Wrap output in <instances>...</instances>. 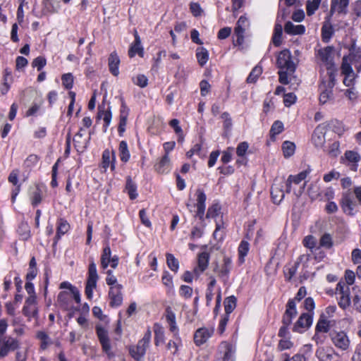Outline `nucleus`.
I'll list each match as a JSON object with an SVG mask.
<instances>
[{
  "mask_svg": "<svg viewBox=\"0 0 361 361\" xmlns=\"http://www.w3.org/2000/svg\"><path fill=\"white\" fill-rule=\"evenodd\" d=\"M279 71V82L281 84H288V76H290L295 71L296 64L292 60V56L288 49L282 50L278 55L276 59Z\"/></svg>",
  "mask_w": 361,
  "mask_h": 361,
  "instance_id": "1",
  "label": "nucleus"
},
{
  "mask_svg": "<svg viewBox=\"0 0 361 361\" xmlns=\"http://www.w3.org/2000/svg\"><path fill=\"white\" fill-rule=\"evenodd\" d=\"M326 78L322 79L319 90L321 91L319 102L324 104L334 99L333 88L336 85V75L332 71L329 72V75Z\"/></svg>",
  "mask_w": 361,
  "mask_h": 361,
  "instance_id": "2",
  "label": "nucleus"
},
{
  "mask_svg": "<svg viewBox=\"0 0 361 361\" xmlns=\"http://www.w3.org/2000/svg\"><path fill=\"white\" fill-rule=\"evenodd\" d=\"M310 170H305L299 173L298 174L295 176L290 175L288 176L287 180L285 181L286 183V192L287 193L290 192L292 190H293L294 194L297 197H300L302 193L304 191L305 183H303L301 185H300V188L298 190H296L295 188H293L292 184H294L295 185H298L300 184V183L304 180L307 175L309 174Z\"/></svg>",
  "mask_w": 361,
  "mask_h": 361,
  "instance_id": "3",
  "label": "nucleus"
},
{
  "mask_svg": "<svg viewBox=\"0 0 361 361\" xmlns=\"http://www.w3.org/2000/svg\"><path fill=\"white\" fill-rule=\"evenodd\" d=\"M334 48L331 46H328L324 48L320 49L317 51L318 59L326 66L327 75H329V72L332 71L336 74V69L334 63Z\"/></svg>",
  "mask_w": 361,
  "mask_h": 361,
  "instance_id": "4",
  "label": "nucleus"
},
{
  "mask_svg": "<svg viewBox=\"0 0 361 361\" xmlns=\"http://www.w3.org/2000/svg\"><path fill=\"white\" fill-rule=\"evenodd\" d=\"M284 188H286V183L283 180H274L271 188V195L274 203L279 204L285 196Z\"/></svg>",
  "mask_w": 361,
  "mask_h": 361,
  "instance_id": "5",
  "label": "nucleus"
},
{
  "mask_svg": "<svg viewBox=\"0 0 361 361\" xmlns=\"http://www.w3.org/2000/svg\"><path fill=\"white\" fill-rule=\"evenodd\" d=\"M329 336L336 348L343 350H345L348 348L350 341L344 331H331L329 333Z\"/></svg>",
  "mask_w": 361,
  "mask_h": 361,
  "instance_id": "6",
  "label": "nucleus"
},
{
  "mask_svg": "<svg viewBox=\"0 0 361 361\" xmlns=\"http://www.w3.org/2000/svg\"><path fill=\"white\" fill-rule=\"evenodd\" d=\"M341 206L343 212L346 214L353 215L355 214L357 204L349 190L343 194Z\"/></svg>",
  "mask_w": 361,
  "mask_h": 361,
  "instance_id": "7",
  "label": "nucleus"
},
{
  "mask_svg": "<svg viewBox=\"0 0 361 361\" xmlns=\"http://www.w3.org/2000/svg\"><path fill=\"white\" fill-rule=\"evenodd\" d=\"M297 314L298 312L294 300H289L286 304V310L282 317V326H289Z\"/></svg>",
  "mask_w": 361,
  "mask_h": 361,
  "instance_id": "8",
  "label": "nucleus"
},
{
  "mask_svg": "<svg viewBox=\"0 0 361 361\" xmlns=\"http://www.w3.org/2000/svg\"><path fill=\"white\" fill-rule=\"evenodd\" d=\"M312 315L310 313H302L294 324L293 331L294 332L302 333L303 329H308L312 324Z\"/></svg>",
  "mask_w": 361,
  "mask_h": 361,
  "instance_id": "9",
  "label": "nucleus"
},
{
  "mask_svg": "<svg viewBox=\"0 0 361 361\" xmlns=\"http://www.w3.org/2000/svg\"><path fill=\"white\" fill-rule=\"evenodd\" d=\"M350 0H331L329 14L346 15L348 11Z\"/></svg>",
  "mask_w": 361,
  "mask_h": 361,
  "instance_id": "10",
  "label": "nucleus"
},
{
  "mask_svg": "<svg viewBox=\"0 0 361 361\" xmlns=\"http://www.w3.org/2000/svg\"><path fill=\"white\" fill-rule=\"evenodd\" d=\"M97 334L98 336V338L99 340V342L102 345V350L108 355H110L111 353V343L110 340L108 336L107 331L99 326H97L96 327Z\"/></svg>",
  "mask_w": 361,
  "mask_h": 361,
  "instance_id": "11",
  "label": "nucleus"
},
{
  "mask_svg": "<svg viewBox=\"0 0 361 361\" xmlns=\"http://www.w3.org/2000/svg\"><path fill=\"white\" fill-rule=\"evenodd\" d=\"M206 218L208 219H214L216 226H221L224 224L223 221V216L221 212V207L218 204H214L209 207Z\"/></svg>",
  "mask_w": 361,
  "mask_h": 361,
  "instance_id": "12",
  "label": "nucleus"
},
{
  "mask_svg": "<svg viewBox=\"0 0 361 361\" xmlns=\"http://www.w3.org/2000/svg\"><path fill=\"white\" fill-rule=\"evenodd\" d=\"M223 262L224 264L221 269H219L218 263L216 264L215 267L214 268V271L218 272V276L220 278H223L224 280L226 281L228 279L229 272L232 268V261L230 257L225 256Z\"/></svg>",
  "mask_w": 361,
  "mask_h": 361,
  "instance_id": "13",
  "label": "nucleus"
},
{
  "mask_svg": "<svg viewBox=\"0 0 361 361\" xmlns=\"http://www.w3.org/2000/svg\"><path fill=\"white\" fill-rule=\"evenodd\" d=\"M248 25L249 22L247 18L244 16H240L236 23V26L234 30L235 34L237 36V42L239 44H241L243 43V34L245 32L246 27H248Z\"/></svg>",
  "mask_w": 361,
  "mask_h": 361,
  "instance_id": "14",
  "label": "nucleus"
},
{
  "mask_svg": "<svg viewBox=\"0 0 361 361\" xmlns=\"http://www.w3.org/2000/svg\"><path fill=\"white\" fill-rule=\"evenodd\" d=\"M312 141L314 145L317 148L324 146L325 143V131L324 127L319 126L314 129L312 136Z\"/></svg>",
  "mask_w": 361,
  "mask_h": 361,
  "instance_id": "15",
  "label": "nucleus"
},
{
  "mask_svg": "<svg viewBox=\"0 0 361 361\" xmlns=\"http://www.w3.org/2000/svg\"><path fill=\"white\" fill-rule=\"evenodd\" d=\"M197 214L196 215L202 219L205 210V202H206V195L204 192L200 190H197Z\"/></svg>",
  "mask_w": 361,
  "mask_h": 361,
  "instance_id": "16",
  "label": "nucleus"
},
{
  "mask_svg": "<svg viewBox=\"0 0 361 361\" xmlns=\"http://www.w3.org/2000/svg\"><path fill=\"white\" fill-rule=\"evenodd\" d=\"M211 335V333L207 328H200L195 332L194 342L197 345L200 346L204 343Z\"/></svg>",
  "mask_w": 361,
  "mask_h": 361,
  "instance_id": "17",
  "label": "nucleus"
},
{
  "mask_svg": "<svg viewBox=\"0 0 361 361\" xmlns=\"http://www.w3.org/2000/svg\"><path fill=\"white\" fill-rule=\"evenodd\" d=\"M147 348V345L139 341L136 346L130 348V353L135 360L140 361L145 355Z\"/></svg>",
  "mask_w": 361,
  "mask_h": 361,
  "instance_id": "18",
  "label": "nucleus"
},
{
  "mask_svg": "<svg viewBox=\"0 0 361 361\" xmlns=\"http://www.w3.org/2000/svg\"><path fill=\"white\" fill-rule=\"evenodd\" d=\"M120 64V59L116 51H113L109 57L108 65L109 71L114 76H117L119 74L118 66Z\"/></svg>",
  "mask_w": 361,
  "mask_h": 361,
  "instance_id": "19",
  "label": "nucleus"
},
{
  "mask_svg": "<svg viewBox=\"0 0 361 361\" xmlns=\"http://www.w3.org/2000/svg\"><path fill=\"white\" fill-rule=\"evenodd\" d=\"M334 27L329 20L324 22L322 27V38L324 42H329L334 35Z\"/></svg>",
  "mask_w": 361,
  "mask_h": 361,
  "instance_id": "20",
  "label": "nucleus"
},
{
  "mask_svg": "<svg viewBox=\"0 0 361 361\" xmlns=\"http://www.w3.org/2000/svg\"><path fill=\"white\" fill-rule=\"evenodd\" d=\"M125 192H126L130 200L137 198L138 194L137 192V185L132 180L130 176L126 178V183L125 187Z\"/></svg>",
  "mask_w": 361,
  "mask_h": 361,
  "instance_id": "21",
  "label": "nucleus"
},
{
  "mask_svg": "<svg viewBox=\"0 0 361 361\" xmlns=\"http://www.w3.org/2000/svg\"><path fill=\"white\" fill-rule=\"evenodd\" d=\"M137 54L141 57H142L144 54L143 48L141 46L140 39L137 35H135V40L134 44L130 47L128 50V56L130 58H133Z\"/></svg>",
  "mask_w": 361,
  "mask_h": 361,
  "instance_id": "22",
  "label": "nucleus"
},
{
  "mask_svg": "<svg viewBox=\"0 0 361 361\" xmlns=\"http://www.w3.org/2000/svg\"><path fill=\"white\" fill-rule=\"evenodd\" d=\"M284 30L289 35H302L305 32V28L302 25H295L290 21L286 23Z\"/></svg>",
  "mask_w": 361,
  "mask_h": 361,
  "instance_id": "23",
  "label": "nucleus"
},
{
  "mask_svg": "<svg viewBox=\"0 0 361 361\" xmlns=\"http://www.w3.org/2000/svg\"><path fill=\"white\" fill-rule=\"evenodd\" d=\"M97 118L99 119H103V121H104V131H106L107 127L109 126V124L111 123V118H112V114H111L110 108H108V109L105 110V109H102L101 107H99V111L97 113Z\"/></svg>",
  "mask_w": 361,
  "mask_h": 361,
  "instance_id": "24",
  "label": "nucleus"
},
{
  "mask_svg": "<svg viewBox=\"0 0 361 361\" xmlns=\"http://www.w3.org/2000/svg\"><path fill=\"white\" fill-rule=\"evenodd\" d=\"M196 57L200 66H204L208 61L209 52L203 47H197L196 49Z\"/></svg>",
  "mask_w": 361,
  "mask_h": 361,
  "instance_id": "25",
  "label": "nucleus"
},
{
  "mask_svg": "<svg viewBox=\"0 0 361 361\" xmlns=\"http://www.w3.org/2000/svg\"><path fill=\"white\" fill-rule=\"evenodd\" d=\"M170 167V159L169 155L165 154L160 161L155 165L156 171L159 173H164L169 171Z\"/></svg>",
  "mask_w": 361,
  "mask_h": 361,
  "instance_id": "26",
  "label": "nucleus"
},
{
  "mask_svg": "<svg viewBox=\"0 0 361 361\" xmlns=\"http://www.w3.org/2000/svg\"><path fill=\"white\" fill-rule=\"evenodd\" d=\"M316 355L319 361H337L334 360L333 353L329 352L324 348H319L316 351Z\"/></svg>",
  "mask_w": 361,
  "mask_h": 361,
  "instance_id": "27",
  "label": "nucleus"
},
{
  "mask_svg": "<svg viewBox=\"0 0 361 361\" xmlns=\"http://www.w3.org/2000/svg\"><path fill=\"white\" fill-rule=\"evenodd\" d=\"M154 344L156 345H159L163 343L164 341V331L163 327L159 324L156 323L154 325Z\"/></svg>",
  "mask_w": 361,
  "mask_h": 361,
  "instance_id": "28",
  "label": "nucleus"
},
{
  "mask_svg": "<svg viewBox=\"0 0 361 361\" xmlns=\"http://www.w3.org/2000/svg\"><path fill=\"white\" fill-rule=\"evenodd\" d=\"M283 27L281 24L276 23L274 27L272 42L276 47H279L282 43Z\"/></svg>",
  "mask_w": 361,
  "mask_h": 361,
  "instance_id": "29",
  "label": "nucleus"
},
{
  "mask_svg": "<svg viewBox=\"0 0 361 361\" xmlns=\"http://www.w3.org/2000/svg\"><path fill=\"white\" fill-rule=\"evenodd\" d=\"M330 330L329 321L324 319V314H321L320 318L316 325L315 331L317 333H327Z\"/></svg>",
  "mask_w": 361,
  "mask_h": 361,
  "instance_id": "30",
  "label": "nucleus"
},
{
  "mask_svg": "<svg viewBox=\"0 0 361 361\" xmlns=\"http://www.w3.org/2000/svg\"><path fill=\"white\" fill-rule=\"evenodd\" d=\"M237 298L234 295L227 297L224 300L225 314L229 315L235 308Z\"/></svg>",
  "mask_w": 361,
  "mask_h": 361,
  "instance_id": "31",
  "label": "nucleus"
},
{
  "mask_svg": "<svg viewBox=\"0 0 361 361\" xmlns=\"http://www.w3.org/2000/svg\"><path fill=\"white\" fill-rule=\"evenodd\" d=\"M209 260V254L207 252H202L198 255V259H197V264L198 267L200 269V271L202 272L208 267Z\"/></svg>",
  "mask_w": 361,
  "mask_h": 361,
  "instance_id": "32",
  "label": "nucleus"
},
{
  "mask_svg": "<svg viewBox=\"0 0 361 361\" xmlns=\"http://www.w3.org/2000/svg\"><path fill=\"white\" fill-rule=\"evenodd\" d=\"M42 195L43 192L42 189L39 185H37L30 196L31 204L32 206L36 207L41 203L42 200Z\"/></svg>",
  "mask_w": 361,
  "mask_h": 361,
  "instance_id": "33",
  "label": "nucleus"
},
{
  "mask_svg": "<svg viewBox=\"0 0 361 361\" xmlns=\"http://www.w3.org/2000/svg\"><path fill=\"white\" fill-rule=\"evenodd\" d=\"M69 294L67 291H61L57 297L59 305L64 310H69Z\"/></svg>",
  "mask_w": 361,
  "mask_h": 361,
  "instance_id": "34",
  "label": "nucleus"
},
{
  "mask_svg": "<svg viewBox=\"0 0 361 361\" xmlns=\"http://www.w3.org/2000/svg\"><path fill=\"white\" fill-rule=\"evenodd\" d=\"M119 155L121 160L123 162H127L130 159V153L128 149L127 142L124 140L121 141L119 144Z\"/></svg>",
  "mask_w": 361,
  "mask_h": 361,
  "instance_id": "35",
  "label": "nucleus"
},
{
  "mask_svg": "<svg viewBox=\"0 0 361 361\" xmlns=\"http://www.w3.org/2000/svg\"><path fill=\"white\" fill-rule=\"evenodd\" d=\"M166 264L169 268L176 273L179 269V262L178 259L171 253H167L166 255Z\"/></svg>",
  "mask_w": 361,
  "mask_h": 361,
  "instance_id": "36",
  "label": "nucleus"
},
{
  "mask_svg": "<svg viewBox=\"0 0 361 361\" xmlns=\"http://www.w3.org/2000/svg\"><path fill=\"white\" fill-rule=\"evenodd\" d=\"M111 249L109 245L106 246L103 249V252L101 257V264L103 269L108 267L111 259Z\"/></svg>",
  "mask_w": 361,
  "mask_h": 361,
  "instance_id": "37",
  "label": "nucleus"
},
{
  "mask_svg": "<svg viewBox=\"0 0 361 361\" xmlns=\"http://www.w3.org/2000/svg\"><path fill=\"white\" fill-rule=\"evenodd\" d=\"M125 109H126V106H125L124 104L123 103L122 106H121V110L120 122H119V126H118V128L120 135H121L123 133V132L125 131V130H126L125 127L127 123L128 113L124 114Z\"/></svg>",
  "mask_w": 361,
  "mask_h": 361,
  "instance_id": "38",
  "label": "nucleus"
},
{
  "mask_svg": "<svg viewBox=\"0 0 361 361\" xmlns=\"http://www.w3.org/2000/svg\"><path fill=\"white\" fill-rule=\"evenodd\" d=\"M319 245L326 249H331L334 245L331 235L327 233L323 234L319 240Z\"/></svg>",
  "mask_w": 361,
  "mask_h": 361,
  "instance_id": "39",
  "label": "nucleus"
},
{
  "mask_svg": "<svg viewBox=\"0 0 361 361\" xmlns=\"http://www.w3.org/2000/svg\"><path fill=\"white\" fill-rule=\"evenodd\" d=\"M250 245L247 241L242 240L238 247V255L239 261L243 263L244 262V258L247 255L249 251Z\"/></svg>",
  "mask_w": 361,
  "mask_h": 361,
  "instance_id": "40",
  "label": "nucleus"
},
{
  "mask_svg": "<svg viewBox=\"0 0 361 361\" xmlns=\"http://www.w3.org/2000/svg\"><path fill=\"white\" fill-rule=\"evenodd\" d=\"M111 152L109 149H106L104 151L102 154V166L104 171L111 164V169H114L115 168L114 163L111 161Z\"/></svg>",
  "mask_w": 361,
  "mask_h": 361,
  "instance_id": "41",
  "label": "nucleus"
},
{
  "mask_svg": "<svg viewBox=\"0 0 361 361\" xmlns=\"http://www.w3.org/2000/svg\"><path fill=\"white\" fill-rule=\"evenodd\" d=\"M282 149L285 157H291L295 150V145L293 142L290 141H285L283 143Z\"/></svg>",
  "mask_w": 361,
  "mask_h": 361,
  "instance_id": "42",
  "label": "nucleus"
},
{
  "mask_svg": "<svg viewBox=\"0 0 361 361\" xmlns=\"http://www.w3.org/2000/svg\"><path fill=\"white\" fill-rule=\"evenodd\" d=\"M322 0H308L306 5L307 16H312L318 9Z\"/></svg>",
  "mask_w": 361,
  "mask_h": 361,
  "instance_id": "43",
  "label": "nucleus"
},
{
  "mask_svg": "<svg viewBox=\"0 0 361 361\" xmlns=\"http://www.w3.org/2000/svg\"><path fill=\"white\" fill-rule=\"evenodd\" d=\"M308 195L312 200H315L319 197L321 198L322 190H320L319 185L317 183L311 184L308 188Z\"/></svg>",
  "mask_w": 361,
  "mask_h": 361,
  "instance_id": "44",
  "label": "nucleus"
},
{
  "mask_svg": "<svg viewBox=\"0 0 361 361\" xmlns=\"http://www.w3.org/2000/svg\"><path fill=\"white\" fill-rule=\"evenodd\" d=\"M350 305V288H347V293L345 294L341 295L339 301H338V305L339 307L345 310L347 307H348Z\"/></svg>",
  "mask_w": 361,
  "mask_h": 361,
  "instance_id": "45",
  "label": "nucleus"
},
{
  "mask_svg": "<svg viewBox=\"0 0 361 361\" xmlns=\"http://www.w3.org/2000/svg\"><path fill=\"white\" fill-rule=\"evenodd\" d=\"M262 73V68L259 66H256L250 72V75L247 78V82L248 83L255 82L259 76Z\"/></svg>",
  "mask_w": 361,
  "mask_h": 361,
  "instance_id": "46",
  "label": "nucleus"
},
{
  "mask_svg": "<svg viewBox=\"0 0 361 361\" xmlns=\"http://www.w3.org/2000/svg\"><path fill=\"white\" fill-rule=\"evenodd\" d=\"M11 80V75L9 73L6 72L4 75L3 82L1 87V92L2 94L7 93L10 88V81Z\"/></svg>",
  "mask_w": 361,
  "mask_h": 361,
  "instance_id": "47",
  "label": "nucleus"
},
{
  "mask_svg": "<svg viewBox=\"0 0 361 361\" xmlns=\"http://www.w3.org/2000/svg\"><path fill=\"white\" fill-rule=\"evenodd\" d=\"M161 281L163 284L169 290H171L173 288V276L169 274L168 271H164Z\"/></svg>",
  "mask_w": 361,
  "mask_h": 361,
  "instance_id": "48",
  "label": "nucleus"
},
{
  "mask_svg": "<svg viewBox=\"0 0 361 361\" xmlns=\"http://www.w3.org/2000/svg\"><path fill=\"white\" fill-rule=\"evenodd\" d=\"M317 242V238L312 235H307L303 239V241H302L304 246L310 250H312L316 247Z\"/></svg>",
  "mask_w": 361,
  "mask_h": 361,
  "instance_id": "49",
  "label": "nucleus"
},
{
  "mask_svg": "<svg viewBox=\"0 0 361 361\" xmlns=\"http://www.w3.org/2000/svg\"><path fill=\"white\" fill-rule=\"evenodd\" d=\"M290 337H288L287 338H281L278 344V350L279 351H283L286 349H290L293 347V343L290 340Z\"/></svg>",
  "mask_w": 361,
  "mask_h": 361,
  "instance_id": "50",
  "label": "nucleus"
},
{
  "mask_svg": "<svg viewBox=\"0 0 361 361\" xmlns=\"http://www.w3.org/2000/svg\"><path fill=\"white\" fill-rule=\"evenodd\" d=\"M283 130V124L280 121H276L271 126L270 133L271 136L280 134Z\"/></svg>",
  "mask_w": 361,
  "mask_h": 361,
  "instance_id": "51",
  "label": "nucleus"
},
{
  "mask_svg": "<svg viewBox=\"0 0 361 361\" xmlns=\"http://www.w3.org/2000/svg\"><path fill=\"white\" fill-rule=\"evenodd\" d=\"M61 80L65 88L68 90L72 88L73 84V76L71 73L63 75Z\"/></svg>",
  "mask_w": 361,
  "mask_h": 361,
  "instance_id": "52",
  "label": "nucleus"
},
{
  "mask_svg": "<svg viewBox=\"0 0 361 361\" xmlns=\"http://www.w3.org/2000/svg\"><path fill=\"white\" fill-rule=\"evenodd\" d=\"M46 59L42 56H38L35 59L32 63L34 68H37V71H41L46 65Z\"/></svg>",
  "mask_w": 361,
  "mask_h": 361,
  "instance_id": "53",
  "label": "nucleus"
},
{
  "mask_svg": "<svg viewBox=\"0 0 361 361\" xmlns=\"http://www.w3.org/2000/svg\"><path fill=\"white\" fill-rule=\"evenodd\" d=\"M341 73L343 75L353 74L354 73L353 70L348 62L346 57L343 58V62L341 65Z\"/></svg>",
  "mask_w": 361,
  "mask_h": 361,
  "instance_id": "54",
  "label": "nucleus"
},
{
  "mask_svg": "<svg viewBox=\"0 0 361 361\" xmlns=\"http://www.w3.org/2000/svg\"><path fill=\"white\" fill-rule=\"evenodd\" d=\"M345 159L352 163H357L360 161V155L353 151H347L345 153Z\"/></svg>",
  "mask_w": 361,
  "mask_h": 361,
  "instance_id": "55",
  "label": "nucleus"
},
{
  "mask_svg": "<svg viewBox=\"0 0 361 361\" xmlns=\"http://www.w3.org/2000/svg\"><path fill=\"white\" fill-rule=\"evenodd\" d=\"M111 301H110V306L111 307H118L120 306L122 304L123 302V295H114L113 292L111 293V296H109Z\"/></svg>",
  "mask_w": 361,
  "mask_h": 361,
  "instance_id": "56",
  "label": "nucleus"
},
{
  "mask_svg": "<svg viewBox=\"0 0 361 361\" xmlns=\"http://www.w3.org/2000/svg\"><path fill=\"white\" fill-rule=\"evenodd\" d=\"M4 343L10 350H15L19 348V342L15 338H9L8 340L4 341Z\"/></svg>",
  "mask_w": 361,
  "mask_h": 361,
  "instance_id": "57",
  "label": "nucleus"
},
{
  "mask_svg": "<svg viewBox=\"0 0 361 361\" xmlns=\"http://www.w3.org/2000/svg\"><path fill=\"white\" fill-rule=\"evenodd\" d=\"M305 255H300L298 261L295 262L294 265L288 269V281H290L292 279V277L294 276L295 274H296L297 269L300 264V262L302 261Z\"/></svg>",
  "mask_w": 361,
  "mask_h": 361,
  "instance_id": "58",
  "label": "nucleus"
},
{
  "mask_svg": "<svg viewBox=\"0 0 361 361\" xmlns=\"http://www.w3.org/2000/svg\"><path fill=\"white\" fill-rule=\"evenodd\" d=\"M340 143L338 142H334L328 150V154L332 157H336L340 154Z\"/></svg>",
  "mask_w": 361,
  "mask_h": 361,
  "instance_id": "59",
  "label": "nucleus"
},
{
  "mask_svg": "<svg viewBox=\"0 0 361 361\" xmlns=\"http://www.w3.org/2000/svg\"><path fill=\"white\" fill-rule=\"evenodd\" d=\"M192 288L186 285H182L180 288V294L185 298H190L192 296Z\"/></svg>",
  "mask_w": 361,
  "mask_h": 361,
  "instance_id": "60",
  "label": "nucleus"
},
{
  "mask_svg": "<svg viewBox=\"0 0 361 361\" xmlns=\"http://www.w3.org/2000/svg\"><path fill=\"white\" fill-rule=\"evenodd\" d=\"M17 232L23 240H27L30 236L29 227H18Z\"/></svg>",
  "mask_w": 361,
  "mask_h": 361,
  "instance_id": "61",
  "label": "nucleus"
},
{
  "mask_svg": "<svg viewBox=\"0 0 361 361\" xmlns=\"http://www.w3.org/2000/svg\"><path fill=\"white\" fill-rule=\"evenodd\" d=\"M147 82L148 79L144 75H138L134 80L135 84L140 87H146L147 85Z\"/></svg>",
  "mask_w": 361,
  "mask_h": 361,
  "instance_id": "62",
  "label": "nucleus"
},
{
  "mask_svg": "<svg viewBox=\"0 0 361 361\" xmlns=\"http://www.w3.org/2000/svg\"><path fill=\"white\" fill-rule=\"evenodd\" d=\"M334 191L331 188H327L322 191L321 200H330L334 197Z\"/></svg>",
  "mask_w": 361,
  "mask_h": 361,
  "instance_id": "63",
  "label": "nucleus"
},
{
  "mask_svg": "<svg viewBox=\"0 0 361 361\" xmlns=\"http://www.w3.org/2000/svg\"><path fill=\"white\" fill-rule=\"evenodd\" d=\"M296 96L293 93L284 94L283 103L286 106H290L295 102Z\"/></svg>",
  "mask_w": 361,
  "mask_h": 361,
  "instance_id": "64",
  "label": "nucleus"
}]
</instances>
